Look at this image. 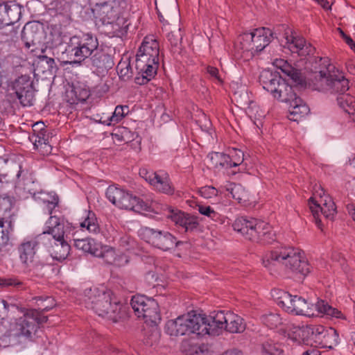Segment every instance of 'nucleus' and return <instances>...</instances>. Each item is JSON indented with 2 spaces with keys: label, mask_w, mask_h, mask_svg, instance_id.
Returning <instances> with one entry per match:
<instances>
[{
  "label": "nucleus",
  "mask_w": 355,
  "mask_h": 355,
  "mask_svg": "<svg viewBox=\"0 0 355 355\" xmlns=\"http://www.w3.org/2000/svg\"><path fill=\"white\" fill-rule=\"evenodd\" d=\"M40 59L41 62H45L48 66V69H53L55 67V63L53 58H49L47 55H44L40 56Z\"/></svg>",
  "instance_id": "obj_54"
},
{
  "label": "nucleus",
  "mask_w": 355,
  "mask_h": 355,
  "mask_svg": "<svg viewBox=\"0 0 355 355\" xmlns=\"http://www.w3.org/2000/svg\"><path fill=\"white\" fill-rule=\"evenodd\" d=\"M313 195L322 198L324 195V191L320 186L315 185L313 189Z\"/></svg>",
  "instance_id": "obj_61"
},
{
  "label": "nucleus",
  "mask_w": 355,
  "mask_h": 355,
  "mask_svg": "<svg viewBox=\"0 0 355 355\" xmlns=\"http://www.w3.org/2000/svg\"><path fill=\"white\" fill-rule=\"evenodd\" d=\"M74 246L77 249L89 253L94 257H101L103 255L101 245L91 238L74 240Z\"/></svg>",
  "instance_id": "obj_27"
},
{
  "label": "nucleus",
  "mask_w": 355,
  "mask_h": 355,
  "mask_svg": "<svg viewBox=\"0 0 355 355\" xmlns=\"http://www.w3.org/2000/svg\"><path fill=\"white\" fill-rule=\"evenodd\" d=\"M159 55L158 42L153 37H146L136 55L137 84L144 85L155 76L159 66Z\"/></svg>",
  "instance_id": "obj_5"
},
{
  "label": "nucleus",
  "mask_w": 355,
  "mask_h": 355,
  "mask_svg": "<svg viewBox=\"0 0 355 355\" xmlns=\"http://www.w3.org/2000/svg\"><path fill=\"white\" fill-rule=\"evenodd\" d=\"M322 205L318 202L314 200L313 197L309 200V205L310 209L315 220V223L320 227V220L318 218L319 211L324 215L326 218L332 220L336 212V208L334 202L329 197H326L325 199L321 200Z\"/></svg>",
  "instance_id": "obj_18"
},
{
  "label": "nucleus",
  "mask_w": 355,
  "mask_h": 355,
  "mask_svg": "<svg viewBox=\"0 0 355 355\" xmlns=\"http://www.w3.org/2000/svg\"><path fill=\"white\" fill-rule=\"evenodd\" d=\"M286 46L293 53H297L300 56H306L313 54L315 48L305 39L290 28L286 30L284 33Z\"/></svg>",
  "instance_id": "obj_16"
},
{
  "label": "nucleus",
  "mask_w": 355,
  "mask_h": 355,
  "mask_svg": "<svg viewBox=\"0 0 355 355\" xmlns=\"http://www.w3.org/2000/svg\"><path fill=\"white\" fill-rule=\"evenodd\" d=\"M83 302L86 308L92 309L99 316L107 317L114 322L123 316L122 305L113 300L112 292L103 287L85 289Z\"/></svg>",
  "instance_id": "obj_4"
},
{
  "label": "nucleus",
  "mask_w": 355,
  "mask_h": 355,
  "mask_svg": "<svg viewBox=\"0 0 355 355\" xmlns=\"http://www.w3.org/2000/svg\"><path fill=\"white\" fill-rule=\"evenodd\" d=\"M142 239L163 251H168L181 243L175 236L166 230L143 227L139 233Z\"/></svg>",
  "instance_id": "obj_10"
},
{
  "label": "nucleus",
  "mask_w": 355,
  "mask_h": 355,
  "mask_svg": "<svg viewBox=\"0 0 355 355\" xmlns=\"http://www.w3.org/2000/svg\"><path fill=\"white\" fill-rule=\"evenodd\" d=\"M58 197H53V200L48 201L47 202V209L49 214H52L53 209L58 205Z\"/></svg>",
  "instance_id": "obj_60"
},
{
  "label": "nucleus",
  "mask_w": 355,
  "mask_h": 355,
  "mask_svg": "<svg viewBox=\"0 0 355 355\" xmlns=\"http://www.w3.org/2000/svg\"><path fill=\"white\" fill-rule=\"evenodd\" d=\"M70 245L64 241L50 242L49 252L53 259L64 260L69 254Z\"/></svg>",
  "instance_id": "obj_28"
},
{
  "label": "nucleus",
  "mask_w": 355,
  "mask_h": 355,
  "mask_svg": "<svg viewBox=\"0 0 355 355\" xmlns=\"http://www.w3.org/2000/svg\"><path fill=\"white\" fill-rule=\"evenodd\" d=\"M150 298L146 297L144 295H135L132 297L130 300V305L135 311V314L141 318V313H144L147 302L150 301Z\"/></svg>",
  "instance_id": "obj_37"
},
{
  "label": "nucleus",
  "mask_w": 355,
  "mask_h": 355,
  "mask_svg": "<svg viewBox=\"0 0 355 355\" xmlns=\"http://www.w3.org/2000/svg\"><path fill=\"white\" fill-rule=\"evenodd\" d=\"M115 2L113 0L101 1L98 0L95 3L93 12L96 18H98L103 24H112L118 18V10L114 8Z\"/></svg>",
  "instance_id": "obj_19"
},
{
  "label": "nucleus",
  "mask_w": 355,
  "mask_h": 355,
  "mask_svg": "<svg viewBox=\"0 0 355 355\" xmlns=\"http://www.w3.org/2000/svg\"><path fill=\"white\" fill-rule=\"evenodd\" d=\"M198 210L201 214L210 218L213 220H217L220 218L219 214L215 211L210 206L198 205Z\"/></svg>",
  "instance_id": "obj_48"
},
{
  "label": "nucleus",
  "mask_w": 355,
  "mask_h": 355,
  "mask_svg": "<svg viewBox=\"0 0 355 355\" xmlns=\"http://www.w3.org/2000/svg\"><path fill=\"white\" fill-rule=\"evenodd\" d=\"M119 77L126 80L132 76V68L130 62H121L117 66Z\"/></svg>",
  "instance_id": "obj_47"
},
{
  "label": "nucleus",
  "mask_w": 355,
  "mask_h": 355,
  "mask_svg": "<svg viewBox=\"0 0 355 355\" xmlns=\"http://www.w3.org/2000/svg\"><path fill=\"white\" fill-rule=\"evenodd\" d=\"M8 310V304L4 300L0 299V318H3Z\"/></svg>",
  "instance_id": "obj_56"
},
{
  "label": "nucleus",
  "mask_w": 355,
  "mask_h": 355,
  "mask_svg": "<svg viewBox=\"0 0 355 355\" xmlns=\"http://www.w3.org/2000/svg\"><path fill=\"white\" fill-rule=\"evenodd\" d=\"M80 225L83 228H86L91 233L96 234L100 230L96 215L92 211H88L86 218L80 223Z\"/></svg>",
  "instance_id": "obj_38"
},
{
  "label": "nucleus",
  "mask_w": 355,
  "mask_h": 355,
  "mask_svg": "<svg viewBox=\"0 0 355 355\" xmlns=\"http://www.w3.org/2000/svg\"><path fill=\"white\" fill-rule=\"evenodd\" d=\"M298 335L304 342L314 343L315 345L332 340L334 345L338 343V334L334 329H326L323 326H307L298 329Z\"/></svg>",
  "instance_id": "obj_12"
},
{
  "label": "nucleus",
  "mask_w": 355,
  "mask_h": 355,
  "mask_svg": "<svg viewBox=\"0 0 355 355\" xmlns=\"http://www.w3.org/2000/svg\"><path fill=\"white\" fill-rule=\"evenodd\" d=\"M140 175L157 191L168 195H172L173 193L174 189L171 186L167 173L163 171L149 172L143 170L140 172Z\"/></svg>",
  "instance_id": "obj_17"
},
{
  "label": "nucleus",
  "mask_w": 355,
  "mask_h": 355,
  "mask_svg": "<svg viewBox=\"0 0 355 355\" xmlns=\"http://www.w3.org/2000/svg\"><path fill=\"white\" fill-rule=\"evenodd\" d=\"M15 168L16 190H23L26 193L35 194V181L33 174L27 170L22 169L19 165H15Z\"/></svg>",
  "instance_id": "obj_20"
},
{
  "label": "nucleus",
  "mask_w": 355,
  "mask_h": 355,
  "mask_svg": "<svg viewBox=\"0 0 355 355\" xmlns=\"http://www.w3.org/2000/svg\"><path fill=\"white\" fill-rule=\"evenodd\" d=\"M46 126L42 121L37 122L33 125V133L46 131Z\"/></svg>",
  "instance_id": "obj_58"
},
{
  "label": "nucleus",
  "mask_w": 355,
  "mask_h": 355,
  "mask_svg": "<svg viewBox=\"0 0 355 355\" xmlns=\"http://www.w3.org/2000/svg\"><path fill=\"white\" fill-rule=\"evenodd\" d=\"M272 297L277 304L289 313L312 316L314 315L315 308L318 313L336 318H344L340 311L333 308L324 300H320L313 305L301 296L293 295L282 290H274Z\"/></svg>",
  "instance_id": "obj_3"
},
{
  "label": "nucleus",
  "mask_w": 355,
  "mask_h": 355,
  "mask_svg": "<svg viewBox=\"0 0 355 355\" xmlns=\"http://www.w3.org/2000/svg\"><path fill=\"white\" fill-rule=\"evenodd\" d=\"M232 227L235 231L252 241H258L268 232L267 223L252 218L239 217L234 220Z\"/></svg>",
  "instance_id": "obj_11"
},
{
  "label": "nucleus",
  "mask_w": 355,
  "mask_h": 355,
  "mask_svg": "<svg viewBox=\"0 0 355 355\" xmlns=\"http://www.w3.org/2000/svg\"><path fill=\"white\" fill-rule=\"evenodd\" d=\"M26 269L31 275L42 277L45 275L46 265L37 258L25 265Z\"/></svg>",
  "instance_id": "obj_36"
},
{
  "label": "nucleus",
  "mask_w": 355,
  "mask_h": 355,
  "mask_svg": "<svg viewBox=\"0 0 355 355\" xmlns=\"http://www.w3.org/2000/svg\"><path fill=\"white\" fill-rule=\"evenodd\" d=\"M71 94L75 96V99H72L71 104H76L78 102L85 101L89 96V92L86 89H83L80 87H75L71 91Z\"/></svg>",
  "instance_id": "obj_45"
},
{
  "label": "nucleus",
  "mask_w": 355,
  "mask_h": 355,
  "mask_svg": "<svg viewBox=\"0 0 355 355\" xmlns=\"http://www.w3.org/2000/svg\"><path fill=\"white\" fill-rule=\"evenodd\" d=\"M162 214L171 219L175 225L182 227L186 232L193 231L198 226L197 218L186 214L180 210L168 205H162Z\"/></svg>",
  "instance_id": "obj_15"
},
{
  "label": "nucleus",
  "mask_w": 355,
  "mask_h": 355,
  "mask_svg": "<svg viewBox=\"0 0 355 355\" xmlns=\"http://www.w3.org/2000/svg\"><path fill=\"white\" fill-rule=\"evenodd\" d=\"M273 33L270 29L261 27L251 33H245L239 36L236 47L247 53L248 57L263 50L271 42Z\"/></svg>",
  "instance_id": "obj_8"
},
{
  "label": "nucleus",
  "mask_w": 355,
  "mask_h": 355,
  "mask_svg": "<svg viewBox=\"0 0 355 355\" xmlns=\"http://www.w3.org/2000/svg\"><path fill=\"white\" fill-rule=\"evenodd\" d=\"M143 312L141 318L145 320V322L156 325L161 321L157 300L150 299L147 302V305Z\"/></svg>",
  "instance_id": "obj_25"
},
{
  "label": "nucleus",
  "mask_w": 355,
  "mask_h": 355,
  "mask_svg": "<svg viewBox=\"0 0 355 355\" xmlns=\"http://www.w3.org/2000/svg\"><path fill=\"white\" fill-rule=\"evenodd\" d=\"M36 311H37V316L35 317L36 318V325L38 327V324L40 323L46 322L47 321V317L46 316H40V312L37 310H36Z\"/></svg>",
  "instance_id": "obj_62"
},
{
  "label": "nucleus",
  "mask_w": 355,
  "mask_h": 355,
  "mask_svg": "<svg viewBox=\"0 0 355 355\" xmlns=\"http://www.w3.org/2000/svg\"><path fill=\"white\" fill-rule=\"evenodd\" d=\"M222 355H243V353L238 349H230L225 351Z\"/></svg>",
  "instance_id": "obj_63"
},
{
  "label": "nucleus",
  "mask_w": 355,
  "mask_h": 355,
  "mask_svg": "<svg viewBox=\"0 0 355 355\" xmlns=\"http://www.w3.org/2000/svg\"><path fill=\"white\" fill-rule=\"evenodd\" d=\"M217 318L218 322L221 324L223 322L225 329L230 333H241L245 329L243 319L232 313H225L223 311H219Z\"/></svg>",
  "instance_id": "obj_21"
},
{
  "label": "nucleus",
  "mask_w": 355,
  "mask_h": 355,
  "mask_svg": "<svg viewBox=\"0 0 355 355\" xmlns=\"http://www.w3.org/2000/svg\"><path fill=\"white\" fill-rule=\"evenodd\" d=\"M200 193L202 196H203L205 198H209L213 196H216L218 191L216 188L208 186L202 188L200 190Z\"/></svg>",
  "instance_id": "obj_53"
},
{
  "label": "nucleus",
  "mask_w": 355,
  "mask_h": 355,
  "mask_svg": "<svg viewBox=\"0 0 355 355\" xmlns=\"http://www.w3.org/2000/svg\"><path fill=\"white\" fill-rule=\"evenodd\" d=\"M262 322L270 329L277 327L282 324V319L279 314L270 313L262 316Z\"/></svg>",
  "instance_id": "obj_44"
},
{
  "label": "nucleus",
  "mask_w": 355,
  "mask_h": 355,
  "mask_svg": "<svg viewBox=\"0 0 355 355\" xmlns=\"http://www.w3.org/2000/svg\"><path fill=\"white\" fill-rule=\"evenodd\" d=\"M10 95L15 98L24 107L33 105L35 101V89L33 81L28 76H21L17 78L12 85Z\"/></svg>",
  "instance_id": "obj_13"
},
{
  "label": "nucleus",
  "mask_w": 355,
  "mask_h": 355,
  "mask_svg": "<svg viewBox=\"0 0 355 355\" xmlns=\"http://www.w3.org/2000/svg\"><path fill=\"white\" fill-rule=\"evenodd\" d=\"M282 353L279 345L272 341H266L262 345V355H282Z\"/></svg>",
  "instance_id": "obj_42"
},
{
  "label": "nucleus",
  "mask_w": 355,
  "mask_h": 355,
  "mask_svg": "<svg viewBox=\"0 0 355 355\" xmlns=\"http://www.w3.org/2000/svg\"><path fill=\"white\" fill-rule=\"evenodd\" d=\"M7 3V16L10 21V25L17 22L20 17L21 8L15 1H8Z\"/></svg>",
  "instance_id": "obj_40"
},
{
  "label": "nucleus",
  "mask_w": 355,
  "mask_h": 355,
  "mask_svg": "<svg viewBox=\"0 0 355 355\" xmlns=\"http://www.w3.org/2000/svg\"><path fill=\"white\" fill-rule=\"evenodd\" d=\"M0 10L3 17L5 19V23L8 24V26L10 25V21H9V18L7 16V3L6 2H3L0 3Z\"/></svg>",
  "instance_id": "obj_57"
},
{
  "label": "nucleus",
  "mask_w": 355,
  "mask_h": 355,
  "mask_svg": "<svg viewBox=\"0 0 355 355\" xmlns=\"http://www.w3.org/2000/svg\"><path fill=\"white\" fill-rule=\"evenodd\" d=\"M262 264L271 274L277 264H282L291 272L305 277L310 272V266L298 249L284 248L268 252L262 259Z\"/></svg>",
  "instance_id": "obj_6"
},
{
  "label": "nucleus",
  "mask_w": 355,
  "mask_h": 355,
  "mask_svg": "<svg viewBox=\"0 0 355 355\" xmlns=\"http://www.w3.org/2000/svg\"><path fill=\"white\" fill-rule=\"evenodd\" d=\"M107 198L120 209L132 210L136 212L141 211H153L156 207L155 201H144L121 188L110 186L106 190Z\"/></svg>",
  "instance_id": "obj_7"
},
{
  "label": "nucleus",
  "mask_w": 355,
  "mask_h": 355,
  "mask_svg": "<svg viewBox=\"0 0 355 355\" xmlns=\"http://www.w3.org/2000/svg\"><path fill=\"white\" fill-rule=\"evenodd\" d=\"M128 112V107L126 105H117L111 116H107L106 120L99 119L101 123L110 125L119 123Z\"/></svg>",
  "instance_id": "obj_34"
},
{
  "label": "nucleus",
  "mask_w": 355,
  "mask_h": 355,
  "mask_svg": "<svg viewBox=\"0 0 355 355\" xmlns=\"http://www.w3.org/2000/svg\"><path fill=\"white\" fill-rule=\"evenodd\" d=\"M230 158L232 159L231 168L237 166L244 160L243 152L241 150L234 149V155H232Z\"/></svg>",
  "instance_id": "obj_50"
},
{
  "label": "nucleus",
  "mask_w": 355,
  "mask_h": 355,
  "mask_svg": "<svg viewBox=\"0 0 355 355\" xmlns=\"http://www.w3.org/2000/svg\"><path fill=\"white\" fill-rule=\"evenodd\" d=\"M234 98L239 105L243 107H248L250 103H253L249 96L248 89L245 87H241V90L234 92Z\"/></svg>",
  "instance_id": "obj_41"
},
{
  "label": "nucleus",
  "mask_w": 355,
  "mask_h": 355,
  "mask_svg": "<svg viewBox=\"0 0 355 355\" xmlns=\"http://www.w3.org/2000/svg\"><path fill=\"white\" fill-rule=\"evenodd\" d=\"M207 73L213 78H216L218 81L221 82V79L218 76V69L214 67H207Z\"/></svg>",
  "instance_id": "obj_59"
},
{
  "label": "nucleus",
  "mask_w": 355,
  "mask_h": 355,
  "mask_svg": "<svg viewBox=\"0 0 355 355\" xmlns=\"http://www.w3.org/2000/svg\"><path fill=\"white\" fill-rule=\"evenodd\" d=\"M13 231V224L11 220L0 218V251L8 245L10 236Z\"/></svg>",
  "instance_id": "obj_33"
},
{
  "label": "nucleus",
  "mask_w": 355,
  "mask_h": 355,
  "mask_svg": "<svg viewBox=\"0 0 355 355\" xmlns=\"http://www.w3.org/2000/svg\"><path fill=\"white\" fill-rule=\"evenodd\" d=\"M283 80L279 72H272L270 70L263 71L259 76V81L263 88L271 94H272L274 92H277V87Z\"/></svg>",
  "instance_id": "obj_23"
},
{
  "label": "nucleus",
  "mask_w": 355,
  "mask_h": 355,
  "mask_svg": "<svg viewBox=\"0 0 355 355\" xmlns=\"http://www.w3.org/2000/svg\"><path fill=\"white\" fill-rule=\"evenodd\" d=\"M89 60L92 64L97 69H107L110 68L112 65V60L111 57L104 53L98 47L95 50V52L89 57Z\"/></svg>",
  "instance_id": "obj_31"
},
{
  "label": "nucleus",
  "mask_w": 355,
  "mask_h": 355,
  "mask_svg": "<svg viewBox=\"0 0 355 355\" xmlns=\"http://www.w3.org/2000/svg\"><path fill=\"white\" fill-rule=\"evenodd\" d=\"M318 61L326 68V71L320 69L318 71V76L320 77L321 85H324V89L331 93L338 94V104L352 116V120L355 122V98L345 94L349 89V80L334 66L327 64V59L320 58Z\"/></svg>",
  "instance_id": "obj_2"
},
{
  "label": "nucleus",
  "mask_w": 355,
  "mask_h": 355,
  "mask_svg": "<svg viewBox=\"0 0 355 355\" xmlns=\"http://www.w3.org/2000/svg\"><path fill=\"white\" fill-rule=\"evenodd\" d=\"M105 259L109 263L114 264L117 266H123L129 261V258L124 254H116L113 250H108L105 253H103L101 256Z\"/></svg>",
  "instance_id": "obj_35"
},
{
  "label": "nucleus",
  "mask_w": 355,
  "mask_h": 355,
  "mask_svg": "<svg viewBox=\"0 0 355 355\" xmlns=\"http://www.w3.org/2000/svg\"><path fill=\"white\" fill-rule=\"evenodd\" d=\"M273 64L288 76L297 85H302L304 80L300 71L293 67L286 60L276 59Z\"/></svg>",
  "instance_id": "obj_24"
},
{
  "label": "nucleus",
  "mask_w": 355,
  "mask_h": 355,
  "mask_svg": "<svg viewBox=\"0 0 355 355\" xmlns=\"http://www.w3.org/2000/svg\"><path fill=\"white\" fill-rule=\"evenodd\" d=\"M120 245L126 250H129L134 248L135 241L133 239L128 236H123L119 240Z\"/></svg>",
  "instance_id": "obj_51"
},
{
  "label": "nucleus",
  "mask_w": 355,
  "mask_h": 355,
  "mask_svg": "<svg viewBox=\"0 0 355 355\" xmlns=\"http://www.w3.org/2000/svg\"><path fill=\"white\" fill-rule=\"evenodd\" d=\"M47 224L49 230L40 235L41 239H47L49 242H53L55 240L56 241L64 240V223L59 218L55 216H51Z\"/></svg>",
  "instance_id": "obj_22"
},
{
  "label": "nucleus",
  "mask_w": 355,
  "mask_h": 355,
  "mask_svg": "<svg viewBox=\"0 0 355 355\" xmlns=\"http://www.w3.org/2000/svg\"><path fill=\"white\" fill-rule=\"evenodd\" d=\"M36 316V309L28 310L23 317L17 320L10 337L23 338L24 340H32L37 329Z\"/></svg>",
  "instance_id": "obj_14"
},
{
  "label": "nucleus",
  "mask_w": 355,
  "mask_h": 355,
  "mask_svg": "<svg viewBox=\"0 0 355 355\" xmlns=\"http://www.w3.org/2000/svg\"><path fill=\"white\" fill-rule=\"evenodd\" d=\"M37 241L31 240L23 242L18 248L19 258L21 262L26 265L35 259L36 247Z\"/></svg>",
  "instance_id": "obj_29"
},
{
  "label": "nucleus",
  "mask_w": 355,
  "mask_h": 355,
  "mask_svg": "<svg viewBox=\"0 0 355 355\" xmlns=\"http://www.w3.org/2000/svg\"><path fill=\"white\" fill-rule=\"evenodd\" d=\"M272 96L274 98L287 104H289L294 98L297 97L293 87L286 83L284 80L277 87V92L272 93Z\"/></svg>",
  "instance_id": "obj_30"
},
{
  "label": "nucleus",
  "mask_w": 355,
  "mask_h": 355,
  "mask_svg": "<svg viewBox=\"0 0 355 355\" xmlns=\"http://www.w3.org/2000/svg\"><path fill=\"white\" fill-rule=\"evenodd\" d=\"M36 300L37 305L42 307V311H49L55 304L54 300L51 297H46L45 299L38 297Z\"/></svg>",
  "instance_id": "obj_49"
},
{
  "label": "nucleus",
  "mask_w": 355,
  "mask_h": 355,
  "mask_svg": "<svg viewBox=\"0 0 355 355\" xmlns=\"http://www.w3.org/2000/svg\"><path fill=\"white\" fill-rule=\"evenodd\" d=\"M346 42V43L350 46V48L355 52V43L354 42L353 40L347 35L344 39Z\"/></svg>",
  "instance_id": "obj_64"
},
{
  "label": "nucleus",
  "mask_w": 355,
  "mask_h": 355,
  "mask_svg": "<svg viewBox=\"0 0 355 355\" xmlns=\"http://www.w3.org/2000/svg\"><path fill=\"white\" fill-rule=\"evenodd\" d=\"M246 112L249 117L254 121H259L265 116V112L260 110L259 107L254 102L246 107Z\"/></svg>",
  "instance_id": "obj_46"
},
{
  "label": "nucleus",
  "mask_w": 355,
  "mask_h": 355,
  "mask_svg": "<svg viewBox=\"0 0 355 355\" xmlns=\"http://www.w3.org/2000/svg\"><path fill=\"white\" fill-rule=\"evenodd\" d=\"M98 47V41L96 37L87 33L81 37H71L64 50L71 59L70 63L80 64L89 58Z\"/></svg>",
  "instance_id": "obj_9"
},
{
  "label": "nucleus",
  "mask_w": 355,
  "mask_h": 355,
  "mask_svg": "<svg viewBox=\"0 0 355 355\" xmlns=\"http://www.w3.org/2000/svg\"><path fill=\"white\" fill-rule=\"evenodd\" d=\"M225 188L231 196L239 203H241L242 200L246 197L245 189L239 184L229 183L225 186Z\"/></svg>",
  "instance_id": "obj_39"
},
{
  "label": "nucleus",
  "mask_w": 355,
  "mask_h": 355,
  "mask_svg": "<svg viewBox=\"0 0 355 355\" xmlns=\"http://www.w3.org/2000/svg\"><path fill=\"white\" fill-rule=\"evenodd\" d=\"M289 119L297 121L310 111L307 105L299 97L294 98L289 104Z\"/></svg>",
  "instance_id": "obj_26"
},
{
  "label": "nucleus",
  "mask_w": 355,
  "mask_h": 355,
  "mask_svg": "<svg viewBox=\"0 0 355 355\" xmlns=\"http://www.w3.org/2000/svg\"><path fill=\"white\" fill-rule=\"evenodd\" d=\"M210 165L217 169L231 168L230 156L223 153L212 152L207 155Z\"/></svg>",
  "instance_id": "obj_32"
},
{
  "label": "nucleus",
  "mask_w": 355,
  "mask_h": 355,
  "mask_svg": "<svg viewBox=\"0 0 355 355\" xmlns=\"http://www.w3.org/2000/svg\"><path fill=\"white\" fill-rule=\"evenodd\" d=\"M21 285V282L15 279H0V286H15Z\"/></svg>",
  "instance_id": "obj_55"
},
{
  "label": "nucleus",
  "mask_w": 355,
  "mask_h": 355,
  "mask_svg": "<svg viewBox=\"0 0 355 355\" xmlns=\"http://www.w3.org/2000/svg\"><path fill=\"white\" fill-rule=\"evenodd\" d=\"M219 311L213 313L207 317L200 314L189 313L187 315L178 316L175 320H168L165 326L166 332L172 336L189 335L216 336L225 329L223 322H218L216 319Z\"/></svg>",
  "instance_id": "obj_1"
},
{
  "label": "nucleus",
  "mask_w": 355,
  "mask_h": 355,
  "mask_svg": "<svg viewBox=\"0 0 355 355\" xmlns=\"http://www.w3.org/2000/svg\"><path fill=\"white\" fill-rule=\"evenodd\" d=\"M167 38L172 46H178V44L182 40V35L180 33V30L176 33H175L174 32L168 33L167 35Z\"/></svg>",
  "instance_id": "obj_52"
},
{
  "label": "nucleus",
  "mask_w": 355,
  "mask_h": 355,
  "mask_svg": "<svg viewBox=\"0 0 355 355\" xmlns=\"http://www.w3.org/2000/svg\"><path fill=\"white\" fill-rule=\"evenodd\" d=\"M46 132L47 130L33 133L29 136L30 141L35 148H37L39 146L47 144L49 136L46 135Z\"/></svg>",
  "instance_id": "obj_43"
}]
</instances>
